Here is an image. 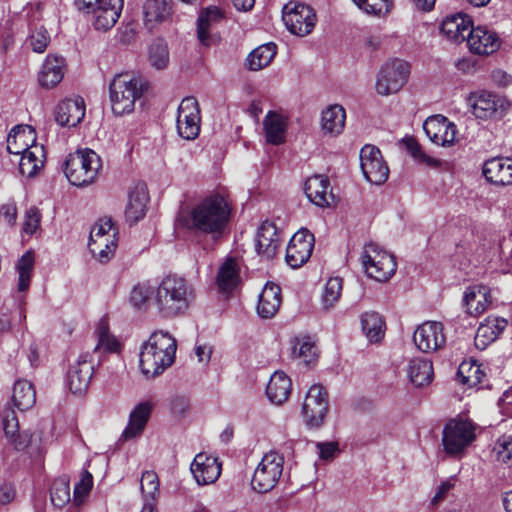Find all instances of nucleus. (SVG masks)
Instances as JSON below:
<instances>
[{"label": "nucleus", "mask_w": 512, "mask_h": 512, "mask_svg": "<svg viewBox=\"0 0 512 512\" xmlns=\"http://www.w3.org/2000/svg\"><path fill=\"white\" fill-rule=\"evenodd\" d=\"M195 300L193 284L185 277L169 274L155 285L136 284L130 292V302L137 309L152 305L162 318L172 319L187 312Z\"/></svg>", "instance_id": "f257e3e1"}, {"label": "nucleus", "mask_w": 512, "mask_h": 512, "mask_svg": "<svg viewBox=\"0 0 512 512\" xmlns=\"http://www.w3.org/2000/svg\"><path fill=\"white\" fill-rule=\"evenodd\" d=\"M231 207L224 196L215 193L196 203L184 218L187 228L213 236L221 235L228 226Z\"/></svg>", "instance_id": "f03ea898"}, {"label": "nucleus", "mask_w": 512, "mask_h": 512, "mask_svg": "<svg viewBox=\"0 0 512 512\" xmlns=\"http://www.w3.org/2000/svg\"><path fill=\"white\" fill-rule=\"evenodd\" d=\"M177 344L168 332L155 331L142 344L140 350V369L147 378H153L172 365Z\"/></svg>", "instance_id": "7ed1b4c3"}, {"label": "nucleus", "mask_w": 512, "mask_h": 512, "mask_svg": "<svg viewBox=\"0 0 512 512\" xmlns=\"http://www.w3.org/2000/svg\"><path fill=\"white\" fill-rule=\"evenodd\" d=\"M102 167L99 155L89 149H79L68 155L64 172L74 186H86L95 181Z\"/></svg>", "instance_id": "20e7f679"}, {"label": "nucleus", "mask_w": 512, "mask_h": 512, "mask_svg": "<svg viewBox=\"0 0 512 512\" xmlns=\"http://www.w3.org/2000/svg\"><path fill=\"white\" fill-rule=\"evenodd\" d=\"M112 111L121 116L134 110L135 102L142 96L139 80L130 74H118L109 86Z\"/></svg>", "instance_id": "39448f33"}, {"label": "nucleus", "mask_w": 512, "mask_h": 512, "mask_svg": "<svg viewBox=\"0 0 512 512\" xmlns=\"http://www.w3.org/2000/svg\"><path fill=\"white\" fill-rule=\"evenodd\" d=\"M476 439V425L469 419H451L444 427L442 445L449 456H462Z\"/></svg>", "instance_id": "423d86ee"}, {"label": "nucleus", "mask_w": 512, "mask_h": 512, "mask_svg": "<svg viewBox=\"0 0 512 512\" xmlns=\"http://www.w3.org/2000/svg\"><path fill=\"white\" fill-rule=\"evenodd\" d=\"M361 262L366 275L379 282L389 280L397 269L395 257L374 242L363 247Z\"/></svg>", "instance_id": "0eeeda50"}, {"label": "nucleus", "mask_w": 512, "mask_h": 512, "mask_svg": "<svg viewBox=\"0 0 512 512\" xmlns=\"http://www.w3.org/2000/svg\"><path fill=\"white\" fill-rule=\"evenodd\" d=\"M411 72L410 64L394 58L385 62L379 69L375 89L381 96H389L400 91L408 82Z\"/></svg>", "instance_id": "6e6552de"}, {"label": "nucleus", "mask_w": 512, "mask_h": 512, "mask_svg": "<svg viewBox=\"0 0 512 512\" xmlns=\"http://www.w3.org/2000/svg\"><path fill=\"white\" fill-rule=\"evenodd\" d=\"M284 467V456L277 451H269L262 457L254 470L251 480L253 490L259 493L271 491L279 482Z\"/></svg>", "instance_id": "1a4fd4ad"}, {"label": "nucleus", "mask_w": 512, "mask_h": 512, "mask_svg": "<svg viewBox=\"0 0 512 512\" xmlns=\"http://www.w3.org/2000/svg\"><path fill=\"white\" fill-rule=\"evenodd\" d=\"M80 10L93 14L96 30L107 31L118 21L124 0H78Z\"/></svg>", "instance_id": "9d476101"}, {"label": "nucleus", "mask_w": 512, "mask_h": 512, "mask_svg": "<svg viewBox=\"0 0 512 512\" xmlns=\"http://www.w3.org/2000/svg\"><path fill=\"white\" fill-rule=\"evenodd\" d=\"M329 411V397L326 389L319 384H314L306 393L302 405V417L305 425L310 429H318L323 426Z\"/></svg>", "instance_id": "9b49d317"}, {"label": "nucleus", "mask_w": 512, "mask_h": 512, "mask_svg": "<svg viewBox=\"0 0 512 512\" xmlns=\"http://www.w3.org/2000/svg\"><path fill=\"white\" fill-rule=\"evenodd\" d=\"M359 158L362 174L369 183L382 185L387 181L389 168L377 146L364 145L360 150Z\"/></svg>", "instance_id": "f8f14e48"}, {"label": "nucleus", "mask_w": 512, "mask_h": 512, "mask_svg": "<svg viewBox=\"0 0 512 512\" xmlns=\"http://www.w3.org/2000/svg\"><path fill=\"white\" fill-rule=\"evenodd\" d=\"M282 19L287 29L297 36L310 34L316 24L314 10L304 3H288L283 8Z\"/></svg>", "instance_id": "ddd939ff"}, {"label": "nucleus", "mask_w": 512, "mask_h": 512, "mask_svg": "<svg viewBox=\"0 0 512 512\" xmlns=\"http://www.w3.org/2000/svg\"><path fill=\"white\" fill-rule=\"evenodd\" d=\"M200 112L198 102L194 97L184 98L179 107L176 120L180 137L186 140L196 138L200 131Z\"/></svg>", "instance_id": "4468645a"}, {"label": "nucleus", "mask_w": 512, "mask_h": 512, "mask_svg": "<svg viewBox=\"0 0 512 512\" xmlns=\"http://www.w3.org/2000/svg\"><path fill=\"white\" fill-rule=\"evenodd\" d=\"M469 102L475 117L482 120L500 117L507 108L504 98L487 91L472 94Z\"/></svg>", "instance_id": "2eb2a0df"}, {"label": "nucleus", "mask_w": 512, "mask_h": 512, "mask_svg": "<svg viewBox=\"0 0 512 512\" xmlns=\"http://www.w3.org/2000/svg\"><path fill=\"white\" fill-rule=\"evenodd\" d=\"M314 236L307 229L296 232L286 249V262L292 268H299L311 257Z\"/></svg>", "instance_id": "dca6fc26"}, {"label": "nucleus", "mask_w": 512, "mask_h": 512, "mask_svg": "<svg viewBox=\"0 0 512 512\" xmlns=\"http://www.w3.org/2000/svg\"><path fill=\"white\" fill-rule=\"evenodd\" d=\"M413 340L417 348L424 353L437 351L446 342L442 323L435 321L424 322L415 330Z\"/></svg>", "instance_id": "f3484780"}, {"label": "nucleus", "mask_w": 512, "mask_h": 512, "mask_svg": "<svg viewBox=\"0 0 512 512\" xmlns=\"http://www.w3.org/2000/svg\"><path fill=\"white\" fill-rule=\"evenodd\" d=\"M94 366L88 354H81L78 360L71 364L66 377V385L73 394L84 393L93 376Z\"/></svg>", "instance_id": "a211bd4d"}, {"label": "nucleus", "mask_w": 512, "mask_h": 512, "mask_svg": "<svg viewBox=\"0 0 512 512\" xmlns=\"http://www.w3.org/2000/svg\"><path fill=\"white\" fill-rule=\"evenodd\" d=\"M190 470L196 483L204 486L214 483L220 477L222 464L217 457L198 453L190 465Z\"/></svg>", "instance_id": "6ab92c4d"}, {"label": "nucleus", "mask_w": 512, "mask_h": 512, "mask_svg": "<svg viewBox=\"0 0 512 512\" xmlns=\"http://www.w3.org/2000/svg\"><path fill=\"white\" fill-rule=\"evenodd\" d=\"M423 129L430 140L441 146H450L456 140V125L441 115L431 116L426 119Z\"/></svg>", "instance_id": "aec40b11"}, {"label": "nucleus", "mask_w": 512, "mask_h": 512, "mask_svg": "<svg viewBox=\"0 0 512 512\" xmlns=\"http://www.w3.org/2000/svg\"><path fill=\"white\" fill-rule=\"evenodd\" d=\"M469 50L478 55H489L496 52L501 44L495 31L486 26L471 27L467 38Z\"/></svg>", "instance_id": "412c9836"}, {"label": "nucleus", "mask_w": 512, "mask_h": 512, "mask_svg": "<svg viewBox=\"0 0 512 512\" xmlns=\"http://www.w3.org/2000/svg\"><path fill=\"white\" fill-rule=\"evenodd\" d=\"M153 407L154 405L150 401H142L136 404L129 414L128 423L120 439L129 441L139 438L147 426Z\"/></svg>", "instance_id": "4be33fe9"}, {"label": "nucleus", "mask_w": 512, "mask_h": 512, "mask_svg": "<svg viewBox=\"0 0 512 512\" xmlns=\"http://www.w3.org/2000/svg\"><path fill=\"white\" fill-rule=\"evenodd\" d=\"M85 111V102L82 97L65 99L55 108V121L63 127H75L84 118Z\"/></svg>", "instance_id": "5701e85b"}, {"label": "nucleus", "mask_w": 512, "mask_h": 512, "mask_svg": "<svg viewBox=\"0 0 512 512\" xmlns=\"http://www.w3.org/2000/svg\"><path fill=\"white\" fill-rule=\"evenodd\" d=\"M148 202L149 195L145 183L139 182L130 188L125 209V219L130 225L144 218Z\"/></svg>", "instance_id": "b1692460"}, {"label": "nucleus", "mask_w": 512, "mask_h": 512, "mask_svg": "<svg viewBox=\"0 0 512 512\" xmlns=\"http://www.w3.org/2000/svg\"><path fill=\"white\" fill-rule=\"evenodd\" d=\"M482 174L495 185H512V158L494 157L484 162Z\"/></svg>", "instance_id": "393cba45"}, {"label": "nucleus", "mask_w": 512, "mask_h": 512, "mask_svg": "<svg viewBox=\"0 0 512 512\" xmlns=\"http://www.w3.org/2000/svg\"><path fill=\"white\" fill-rule=\"evenodd\" d=\"M472 19L462 12L447 15L441 23L440 31L448 40L460 43L463 42L472 27Z\"/></svg>", "instance_id": "a878e982"}, {"label": "nucleus", "mask_w": 512, "mask_h": 512, "mask_svg": "<svg viewBox=\"0 0 512 512\" xmlns=\"http://www.w3.org/2000/svg\"><path fill=\"white\" fill-rule=\"evenodd\" d=\"M255 242L256 251L259 255L266 259L273 258L280 245V238L275 224L268 220L262 222L257 230Z\"/></svg>", "instance_id": "bb28decb"}, {"label": "nucleus", "mask_w": 512, "mask_h": 512, "mask_svg": "<svg viewBox=\"0 0 512 512\" xmlns=\"http://www.w3.org/2000/svg\"><path fill=\"white\" fill-rule=\"evenodd\" d=\"M35 143V130L29 125H17L9 132L5 148L8 154L20 155Z\"/></svg>", "instance_id": "cd10ccee"}, {"label": "nucleus", "mask_w": 512, "mask_h": 512, "mask_svg": "<svg viewBox=\"0 0 512 512\" xmlns=\"http://www.w3.org/2000/svg\"><path fill=\"white\" fill-rule=\"evenodd\" d=\"M223 14L216 6L202 10L197 19V37L204 46H211L218 41V37L210 32L213 24L219 22Z\"/></svg>", "instance_id": "c85d7f7f"}, {"label": "nucleus", "mask_w": 512, "mask_h": 512, "mask_svg": "<svg viewBox=\"0 0 512 512\" xmlns=\"http://www.w3.org/2000/svg\"><path fill=\"white\" fill-rule=\"evenodd\" d=\"M282 302L281 288L275 283H266L257 305V312L261 318L270 319L275 316Z\"/></svg>", "instance_id": "c756f323"}, {"label": "nucleus", "mask_w": 512, "mask_h": 512, "mask_svg": "<svg viewBox=\"0 0 512 512\" xmlns=\"http://www.w3.org/2000/svg\"><path fill=\"white\" fill-rule=\"evenodd\" d=\"M241 284L240 266L235 258H227L219 267L217 286L223 293H230Z\"/></svg>", "instance_id": "7c9ffc66"}, {"label": "nucleus", "mask_w": 512, "mask_h": 512, "mask_svg": "<svg viewBox=\"0 0 512 512\" xmlns=\"http://www.w3.org/2000/svg\"><path fill=\"white\" fill-rule=\"evenodd\" d=\"M363 334L371 344L380 343L385 336L386 323L381 314L375 311L364 312L360 317Z\"/></svg>", "instance_id": "2f4dec72"}, {"label": "nucleus", "mask_w": 512, "mask_h": 512, "mask_svg": "<svg viewBox=\"0 0 512 512\" xmlns=\"http://www.w3.org/2000/svg\"><path fill=\"white\" fill-rule=\"evenodd\" d=\"M63 69L64 58L47 56L38 75L40 85L46 88L55 87L63 79Z\"/></svg>", "instance_id": "473e14b6"}, {"label": "nucleus", "mask_w": 512, "mask_h": 512, "mask_svg": "<svg viewBox=\"0 0 512 512\" xmlns=\"http://www.w3.org/2000/svg\"><path fill=\"white\" fill-rule=\"evenodd\" d=\"M291 389V379L283 371H276L267 384L266 395L272 403L280 405L288 399Z\"/></svg>", "instance_id": "72a5a7b5"}, {"label": "nucleus", "mask_w": 512, "mask_h": 512, "mask_svg": "<svg viewBox=\"0 0 512 512\" xmlns=\"http://www.w3.org/2000/svg\"><path fill=\"white\" fill-rule=\"evenodd\" d=\"M329 180L321 175H314L305 182L304 191L308 199L319 207L329 205L331 194L328 192Z\"/></svg>", "instance_id": "f704fd0d"}, {"label": "nucleus", "mask_w": 512, "mask_h": 512, "mask_svg": "<svg viewBox=\"0 0 512 512\" xmlns=\"http://www.w3.org/2000/svg\"><path fill=\"white\" fill-rule=\"evenodd\" d=\"M507 321L503 318L487 319L480 324L475 335V345L479 349H485L494 342L505 330Z\"/></svg>", "instance_id": "c9c22d12"}, {"label": "nucleus", "mask_w": 512, "mask_h": 512, "mask_svg": "<svg viewBox=\"0 0 512 512\" xmlns=\"http://www.w3.org/2000/svg\"><path fill=\"white\" fill-rule=\"evenodd\" d=\"M20 156L19 170L22 175L32 177L44 165L45 152L42 145H30V148Z\"/></svg>", "instance_id": "e433bc0d"}, {"label": "nucleus", "mask_w": 512, "mask_h": 512, "mask_svg": "<svg viewBox=\"0 0 512 512\" xmlns=\"http://www.w3.org/2000/svg\"><path fill=\"white\" fill-rule=\"evenodd\" d=\"M407 374L415 387L428 385L433 379L432 362L424 358H414L408 364Z\"/></svg>", "instance_id": "4c0bfd02"}, {"label": "nucleus", "mask_w": 512, "mask_h": 512, "mask_svg": "<svg viewBox=\"0 0 512 512\" xmlns=\"http://www.w3.org/2000/svg\"><path fill=\"white\" fill-rule=\"evenodd\" d=\"M346 112L338 104L330 105L322 112L321 125L325 133L340 134L345 126Z\"/></svg>", "instance_id": "58836bf2"}, {"label": "nucleus", "mask_w": 512, "mask_h": 512, "mask_svg": "<svg viewBox=\"0 0 512 512\" xmlns=\"http://www.w3.org/2000/svg\"><path fill=\"white\" fill-rule=\"evenodd\" d=\"M488 288L485 286H471L464 292L463 302L470 315L483 313L488 306Z\"/></svg>", "instance_id": "ea45409f"}, {"label": "nucleus", "mask_w": 512, "mask_h": 512, "mask_svg": "<svg viewBox=\"0 0 512 512\" xmlns=\"http://www.w3.org/2000/svg\"><path fill=\"white\" fill-rule=\"evenodd\" d=\"M277 53L273 42L262 44L255 48L247 57L246 65L249 70L258 71L268 66Z\"/></svg>", "instance_id": "a19ab883"}, {"label": "nucleus", "mask_w": 512, "mask_h": 512, "mask_svg": "<svg viewBox=\"0 0 512 512\" xmlns=\"http://www.w3.org/2000/svg\"><path fill=\"white\" fill-rule=\"evenodd\" d=\"M293 357L304 364L314 363L318 356V350L313 338L309 335H300L294 338L292 347Z\"/></svg>", "instance_id": "79ce46f5"}, {"label": "nucleus", "mask_w": 512, "mask_h": 512, "mask_svg": "<svg viewBox=\"0 0 512 512\" xmlns=\"http://www.w3.org/2000/svg\"><path fill=\"white\" fill-rule=\"evenodd\" d=\"M263 124L268 143L279 145L284 142L286 135V121L284 117L277 113L269 112Z\"/></svg>", "instance_id": "37998d69"}, {"label": "nucleus", "mask_w": 512, "mask_h": 512, "mask_svg": "<svg viewBox=\"0 0 512 512\" xmlns=\"http://www.w3.org/2000/svg\"><path fill=\"white\" fill-rule=\"evenodd\" d=\"M12 400L21 411L33 407L36 402V392L32 383L27 380L16 381L13 387Z\"/></svg>", "instance_id": "c03bdc74"}, {"label": "nucleus", "mask_w": 512, "mask_h": 512, "mask_svg": "<svg viewBox=\"0 0 512 512\" xmlns=\"http://www.w3.org/2000/svg\"><path fill=\"white\" fill-rule=\"evenodd\" d=\"M145 25L152 29L157 23L164 21L170 14L166 0H146L143 6Z\"/></svg>", "instance_id": "a18cd8bd"}, {"label": "nucleus", "mask_w": 512, "mask_h": 512, "mask_svg": "<svg viewBox=\"0 0 512 512\" xmlns=\"http://www.w3.org/2000/svg\"><path fill=\"white\" fill-rule=\"evenodd\" d=\"M97 337V345L95 346V353H117L121 349V344L118 339L109 331L106 321H100L95 331Z\"/></svg>", "instance_id": "49530a36"}, {"label": "nucleus", "mask_w": 512, "mask_h": 512, "mask_svg": "<svg viewBox=\"0 0 512 512\" xmlns=\"http://www.w3.org/2000/svg\"><path fill=\"white\" fill-rule=\"evenodd\" d=\"M16 267L18 272L17 291L23 293L28 290L31 282L34 267L33 252H25L19 259Z\"/></svg>", "instance_id": "de8ad7c7"}, {"label": "nucleus", "mask_w": 512, "mask_h": 512, "mask_svg": "<svg viewBox=\"0 0 512 512\" xmlns=\"http://www.w3.org/2000/svg\"><path fill=\"white\" fill-rule=\"evenodd\" d=\"M458 377L463 384L474 387L481 383L484 372L481 369V365L475 361L463 362L459 366Z\"/></svg>", "instance_id": "09e8293b"}, {"label": "nucleus", "mask_w": 512, "mask_h": 512, "mask_svg": "<svg viewBox=\"0 0 512 512\" xmlns=\"http://www.w3.org/2000/svg\"><path fill=\"white\" fill-rule=\"evenodd\" d=\"M111 219H101L91 229L89 243L107 246L108 239H116Z\"/></svg>", "instance_id": "8fccbe9b"}, {"label": "nucleus", "mask_w": 512, "mask_h": 512, "mask_svg": "<svg viewBox=\"0 0 512 512\" xmlns=\"http://www.w3.org/2000/svg\"><path fill=\"white\" fill-rule=\"evenodd\" d=\"M50 498L52 504L57 508H62L69 503L71 499L70 486L66 478L60 477L53 481L50 488Z\"/></svg>", "instance_id": "3c124183"}, {"label": "nucleus", "mask_w": 512, "mask_h": 512, "mask_svg": "<svg viewBox=\"0 0 512 512\" xmlns=\"http://www.w3.org/2000/svg\"><path fill=\"white\" fill-rule=\"evenodd\" d=\"M140 489L144 497V503L148 501L155 504L159 495V480L154 471H145L142 474Z\"/></svg>", "instance_id": "603ef678"}, {"label": "nucleus", "mask_w": 512, "mask_h": 512, "mask_svg": "<svg viewBox=\"0 0 512 512\" xmlns=\"http://www.w3.org/2000/svg\"><path fill=\"white\" fill-rule=\"evenodd\" d=\"M342 293V279L331 277L325 284L322 294V303L325 309L334 307Z\"/></svg>", "instance_id": "864d4df0"}, {"label": "nucleus", "mask_w": 512, "mask_h": 512, "mask_svg": "<svg viewBox=\"0 0 512 512\" xmlns=\"http://www.w3.org/2000/svg\"><path fill=\"white\" fill-rule=\"evenodd\" d=\"M359 9L366 14L382 16L392 8V0H353Z\"/></svg>", "instance_id": "5fc2aeb1"}, {"label": "nucleus", "mask_w": 512, "mask_h": 512, "mask_svg": "<svg viewBox=\"0 0 512 512\" xmlns=\"http://www.w3.org/2000/svg\"><path fill=\"white\" fill-rule=\"evenodd\" d=\"M149 61L156 69H164L169 62L167 45L160 41L152 43L149 49Z\"/></svg>", "instance_id": "6e6d98bb"}, {"label": "nucleus", "mask_w": 512, "mask_h": 512, "mask_svg": "<svg viewBox=\"0 0 512 512\" xmlns=\"http://www.w3.org/2000/svg\"><path fill=\"white\" fill-rule=\"evenodd\" d=\"M92 486H93L92 474L88 471L82 472L79 482H77L74 487L73 503L76 506H80L84 502V500L88 496Z\"/></svg>", "instance_id": "4d7b16f0"}, {"label": "nucleus", "mask_w": 512, "mask_h": 512, "mask_svg": "<svg viewBox=\"0 0 512 512\" xmlns=\"http://www.w3.org/2000/svg\"><path fill=\"white\" fill-rule=\"evenodd\" d=\"M88 247L93 256L101 263H107L114 255L117 247L116 239H108L107 246L88 243Z\"/></svg>", "instance_id": "13d9d810"}, {"label": "nucleus", "mask_w": 512, "mask_h": 512, "mask_svg": "<svg viewBox=\"0 0 512 512\" xmlns=\"http://www.w3.org/2000/svg\"><path fill=\"white\" fill-rule=\"evenodd\" d=\"M493 452L498 461L506 463L512 460V435H502L499 437Z\"/></svg>", "instance_id": "bf43d9fd"}, {"label": "nucleus", "mask_w": 512, "mask_h": 512, "mask_svg": "<svg viewBox=\"0 0 512 512\" xmlns=\"http://www.w3.org/2000/svg\"><path fill=\"white\" fill-rule=\"evenodd\" d=\"M50 42L48 31L44 27L35 28L28 39L32 50L36 53H43Z\"/></svg>", "instance_id": "052dcab7"}, {"label": "nucleus", "mask_w": 512, "mask_h": 512, "mask_svg": "<svg viewBox=\"0 0 512 512\" xmlns=\"http://www.w3.org/2000/svg\"><path fill=\"white\" fill-rule=\"evenodd\" d=\"M40 221V211L35 207H31L30 209L27 210L25 215V220L23 223V232L27 235L34 234L39 228Z\"/></svg>", "instance_id": "680f3d73"}, {"label": "nucleus", "mask_w": 512, "mask_h": 512, "mask_svg": "<svg viewBox=\"0 0 512 512\" xmlns=\"http://www.w3.org/2000/svg\"><path fill=\"white\" fill-rule=\"evenodd\" d=\"M402 142L413 158L428 164L433 162L429 156L423 153L421 146L413 137H405Z\"/></svg>", "instance_id": "e2e57ef3"}, {"label": "nucleus", "mask_w": 512, "mask_h": 512, "mask_svg": "<svg viewBox=\"0 0 512 512\" xmlns=\"http://www.w3.org/2000/svg\"><path fill=\"white\" fill-rule=\"evenodd\" d=\"M316 451L319 455V458L325 461L332 460L336 454L340 451L339 445L337 442H317L316 443Z\"/></svg>", "instance_id": "0e129e2a"}, {"label": "nucleus", "mask_w": 512, "mask_h": 512, "mask_svg": "<svg viewBox=\"0 0 512 512\" xmlns=\"http://www.w3.org/2000/svg\"><path fill=\"white\" fill-rule=\"evenodd\" d=\"M453 487L454 482L452 479L441 482L440 485L437 486L434 496L431 498V506H437L442 503Z\"/></svg>", "instance_id": "69168bd1"}, {"label": "nucleus", "mask_w": 512, "mask_h": 512, "mask_svg": "<svg viewBox=\"0 0 512 512\" xmlns=\"http://www.w3.org/2000/svg\"><path fill=\"white\" fill-rule=\"evenodd\" d=\"M3 430L7 437L13 439L19 430L18 419L14 411H9L2 419Z\"/></svg>", "instance_id": "338daca9"}, {"label": "nucleus", "mask_w": 512, "mask_h": 512, "mask_svg": "<svg viewBox=\"0 0 512 512\" xmlns=\"http://www.w3.org/2000/svg\"><path fill=\"white\" fill-rule=\"evenodd\" d=\"M0 215L3 219L9 224L13 226L16 223L17 219V208L13 203L4 204L0 208Z\"/></svg>", "instance_id": "774afa93"}]
</instances>
